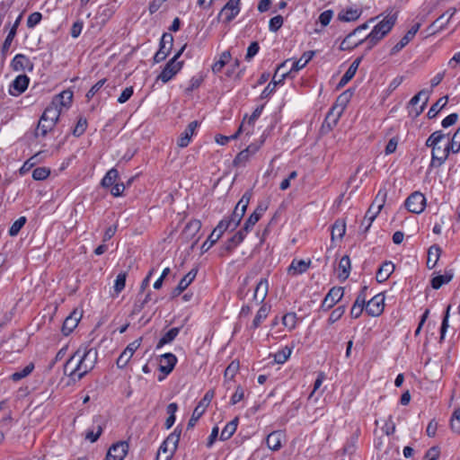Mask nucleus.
Returning a JSON list of instances; mask_svg holds the SVG:
<instances>
[{
	"instance_id": "f257e3e1",
	"label": "nucleus",
	"mask_w": 460,
	"mask_h": 460,
	"mask_svg": "<svg viewBox=\"0 0 460 460\" xmlns=\"http://www.w3.org/2000/svg\"><path fill=\"white\" fill-rule=\"evenodd\" d=\"M97 359L95 348L78 347L69 357L66 364V369L70 370V375L82 377L91 370Z\"/></svg>"
},
{
	"instance_id": "f03ea898",
	"label": "nucleus",
	"mask_w": 460,
	"mask_h": 460,
	"mask_svg": "<svg viewBox=\"0 0 460 460\" xmlns=\"http://www.w3.org/2000/svg\"><path fill=\"white\" fill-rule=\"evenodd\" d=\"M396 20L397 12L389 13L364 37V40H367V51L372 49L393 29Z\"/></svg>"
},
{
	"instance_id": "7ed1b4c3",
	"label": "nucleus",
	"mask_w": 460,
	"mask_h": 460,
	"mask_svg": "<svg viewBox=\"0 0 460 460\" xmlns=\"http://www.w3.org/2000/svg\"><path fill=\"white\" fill-rule=\"evenodd\" d=\"M447 136L442 130H437L426 140L425 146L431 148L430 167H440L443 164V147L440 144Z\"/></svg>"
},
{
	"instance_id": "20e7f679",
	"label": "nucleus",
	"mask_w": 460,
	"mask_h": 460,
	"mask_svg": "<svg viewBox=\"0 0 460 460\" xmlns=\"http://www.w3.org/2000/svg\"><path fill=\"white\" fill-rule=\"evenodd\" d=\"M386 196V192H383L381 190L378 191L374 202L370 205L369 208L367 209L365 217H364V219L361 223V228L364 227L362 229V233L363 234H367V231L369 230L373 221L375 220V218L376 217V216L379 214V212L381 211L383 206H384V203H385V198Z\"/></svg>"
},
{
	"instance_id": "39448f33",
	"label": "nucleus",
	"mask_w": 460,
	"mask_h": 460,
	"mask_svg": "<svg viewBox=\"0 0 460 460\" xmlns=\"http://www.w3.org/2000/svg\"><path fill=\"white\" fill-rule=\"evenodd\" d=\"M186 45L181 47L180 50L167 62L162 72L157 76V80L163 83H168L182 67L183 61H178L183 53Z\"/></svg>"
},
{
	"instance_id": "423d86ee",
	"label": "nucleus",
	"mask_w": 460,
	"mask_h": 460,
	"mask_svg": "<svg viewBox=\"0 0 460 460\" xmlns=\"http://www.w3.org/2000/svg\"><path fill=\"white\" fill-rule=\"evenodd\" d=\"M65 96H66L67 99L71 101L73 93L71 92L64 91L61 93L56 95L51 102L47 106L42 115L57 124L62 111V98Z\"/></svg>"
},
{
	"instance_id": "0eeeda50",
	"label": "nucleus",
	"mask_w": 460,
	"mask_h": 460,
	"mask_svg": "<svg viewBox=\"0 0 460 460\" xmlns=\"http://www.w3.org/2000/svg\"><path fill=\"white\" fill-rule=\"evenodd\" d=\"M376 18H371L368 20V22L358 26L355 28L351 32H349L341 42L340 44V50L346 51V50H352L356 47L365 43L367 44V40H364V37L359 38L357 41H352V38L358 37V35L364 30H367L368 28V22H371Z\"/></svg>"
},
{
	"instance_id": "6e6552de",
	"label": "nucleus",
	"mask_w": 460,
	"mask_h": 460,
	"mask_svg": "<svg viewBox=\"0 0 460 460\" xmlns=\"http://www.w3.org/2000/svg\"><path fill=\"white\" fill-rule=\"evenodd\" d=\"M251 198L252 193L250 191L244 192L241 199L236 204L232 215L229 217H226L230 222V226H232V230H234L239 226L245 214Z\"/></svg>"
},
{
	"instance_id": "1a4fd4ad",
	"label": "nucleus",
	"mask_w": 460,
	"mask_h": 460,
	"mask_svg": "<svg viewBox=\"0 0 460 460\" xmlns=\"http://www.w3.org/2000/svg\"><path fill=\"white\" fill-rule=\"evenodd\" d=\"M179 441L180 433H177L176 430L171 433L160 446L156 460H159L162 456H164V460H170L177 448Z\"/></svg>"
},
{
	"instance_id": "9d476101",
	"label": "nucleus",
	"mask_w": 460,
	"mask_h": 460,
	"mask_svg": "<svg viewBox=\"0 0 460 460\" xmlns=\"http://www.w3.org/2000/svg\"><path fill=\"white\" fill-rule=\"evenodd\" d=\"M288 61L289 60H286L277 66L271 82L265 87V89L262 91V93L261 94V99H266L270 95H271L276 91L277 85L283 84L284 80L287 77H289L288 76L289 72H283L280 75V77L278 78L279 74L282 71L283 68H285V66H287V64L288 63Z\"/></svg>"
},
{
	"instance_id": "9b49d317",
	"label": "nucleus",
	"mask_w": 460,
	"mask_h": 460,
	"mask_svg": "<svg viewBox=\"0 0 460 460\" xmlns=\"http://www.w3.org/2000/svg\"><path fill=\"white\" fill-rule=\"evenodd\" d=\"M173 45V37L169 32H164L162 35L159 49L154 56V63L157 64L164 61L170 54Z\"/></svg>"
},
{
	"instance_id": "f8f14e48",
	"label": "nucleus",
	"mask_w": 460,
	"mask_h": 460,
	"mask_svg": "<svg viewBox=\"0 0 460 460\" xmlns=\"http://www.w3.org/2000/svg\"><path fill=\"white\" fill-rule=\"evenodd\" d=\"M214 394L215 393L213 390H209L205 394L204 397L199 401L192 412V415L188 422L189 428L194 427L199 419L204 414L206 409L212 401Z\"/></svg>"
},
{
	"instance_id": "ddd939ff",
	"label": "nucleus",
	"mask_w": 460,
	"mask_h": 460,
	"mask_svg": "<svg viewBox=\"0 0 460 460\" xmlns=\"http://www.w3.org/2000/svg\"><path fill=\"white\" fill-rule=\"evenodd\" d=\"M404 204L410 212L420 214L426 207V198L421 192L415 191L406 199Z\"/></svg>"
},
{
	"instance_id": "4468645a",
	"label": "nucleus",
	"mask_w": 460,
	"mask_h": 460,
	"mask_svg": "<svg viewBox=\"0 0 460 460\" xmlns=\"http://www.w3.org/2000/svg\"><path fill=\"white\" fill-rule=\"evenodd\" d=\"M268 209V202H260L255 210L246 219L243 226L241 228L246 234L252 229L255 224L261 219L265 211Z\"/></svg>"
},
{
	"instance_id": "2eb2a0df",
	"label": "nucleus",
	"mask_w": 460,
	"mask_h": 460,
	"mask_svg": "<svg viewBox=\"0 0 460 460\" xmlns=\"http://www.w3.org/2000/svg\"><path fill=\"white\" fill-rule=\"evenodd\" d=\"M240 1L241 0H229L221 9L218 18L223 17L225 23L232 22L240 13Z\"/></svg>"
},
{
	"instance_id": "dca6fc26",
	"label": "nucleus",
	"mask_w": 460,
	"mask_h": 460,
	"mask_svg": "<svg viewBox=\"0 0 460 460\" xmlns=\"http://www.w3.org/2000/svg\"><path fill=\"white\" fill-rule=\"evenodd\" d=\"M344 289L341 287H333L332 288L327 295L325 296L321 308L323 311H328L332 307H333L343 296Z\"/></svg>"
},
{
	"instance_id": "f3484780",
	"label": "nucleus",
	"mask_w": 460,
	"mask_h": 460,
	"mask_svg": "<svg viewBox=\"0 0 460 460\" xmlns=\"http://www.w3.org/2000/svg\"><path fill=\"white\" fill-rule=\"evenodd\" d=\"M83 313L78 309H75L64 320L62 325V333L66 336L69 335L78 325L82 318Z\"/></svg>"
},
{
	"instance_id": "a211bd4d",
	"label": "nucleus",
	"mask_w": 460,
	"mask_h": 460,
	"mask_svg": "<svg viewBox=\"0 0 460 460\" xmlns=\"http://www.w3.org/2000/svg\"><path fill=\"white\" fill-rule=\"evenodd\" d=\"M128 451L127 442H118L112 445L106 455V460H123Z\"/></svg>"
},
{
	"instance_id": "6ab92c4d",
	"label": "nucleus",
	"mask_w": 460,
	"mask_h": 460,
	"mask_svg": "<svg viewBox=\"0 0 460 460\" xmlns=\"http://www.w3.org/2000/svg\"><path fill=\"white\" fill-rule=\"evenodd\" d=\"M420 23L417 22L405 33V35L391 49V55H395L401 51L416 35L420 28Z\"/></svg>"
},
{
	"instance_id": "aec40b11",
	"label": "nucleus",
	"mask_w": 460,
	"mask_h": 460,
	"mask_svg": "<svg viewBox=\"0 0 460 460\" xmlns=\"http://www.w3.org/2000/svg\"><path fill=\"white\" fill-rule=\"evenodd\" d=\"M199 126V122L198 120H193L185 128V130L181 134L178 138L177 145L181 148L187 147L191 140L192 136L194 135L196 129Z\"/></svg>"
},
{
	"instance_id": "412c9836",
	"label": "nucleus",
	"mask_w": 460,
	"mask_h": 460,
	"mask_svg": "<svg viewBox=\"0 0 460 460\" xmlns=\"http://www.w3.org/2000/svg\"><path fill=\"white\" fill-rule=\"evenodd\" d=\"M30 79L26 75H18L11 84L9 93L13 96L22 94L28 87Z\"/></svg>"
},
{
	"instance_id": "4be33fe9",
	"label": "nucleus",
	"mask_w": 460,
	"mask_h": 460,
	"mask_svg": "<svg viewBox=\"0 0 460 460\" xmlns=\"http://www.w3.org/2000/svg\"><path fill=\"white\" fill-rule=\"evenodd\" d=\"M246 234L241 229L229 238L222 247L221 256L232 252L245 238Z\"/></svg>"
},
{
	"instance_id": "5701e85b",
	"label": "nucleus",
	"mask_w": 460,
	"mask_h": 460,
	"mask_svg": "<svg viewBox=\"0 0 460 460\" xmlns=\"http://www.w3.org/2000/svg\"><path fill=\"white\" fill-rule=\"evenodd\" d=\"M367 314L371 316H378L384 310V298L380 295L372 297L365 306Z\"/></svg>"
},
{
	"instance_id": "b1692460",
	"label": "nucleus",
	"mask_w": 460,
	"mask_h": 460,
	"mask_svg": "<svg viewBox=\"0 0 460 460\" xmlns=\"http://www.w3.org/2000/svg\"><path fill=\"white\" fill-rule=\"evenodd\" d=\"M362 12L361 8L348 6L338 13L337 18L344 22H355L361 16Z\"/></svg>"
},
{
	"instance_id": "393cba45",
	"label": "nucleus",
	"mask_w": 460,
	"mask_h": 460,
	"mask_svg": "<svg viewBox=\"0 0 460 460\" xmlns=\"http://www.w3.org/2000/svg\"><path fill=\"white\" fill-rule=\"evenodd\" d=\"M177 362L176 357L172 353H164L160 356L159 369L165 376L169 375Z\"/></svg>"
},
{
	"instance_id": "a878e982",
	"label": "nucleus",
	"mask_w": 460,
	"mask_h": 460,
	"mask_svg": "<svg viewBox=\"0 0 460 460\" xmlns=\"http://www.w3.org/2000/svg\"><path fill=\"white\" fill-rule=\"evenodd\" d=\"M314 56V51H306L297 60L288 59L289 60L288 62L292 61V66H291L290 69H288V72H289L288 76L293 77L294 76L293 73L297 72L300 69H302L303 67H305L307 65V63L313 58Z\"/></svg>"
},
{
	"instance_id": "bb28decb",
	"label": "nucleus",
	"mask_w": 460,
	"mask_h": 460,
	"mask_svg": "<svg viewBox=\"0 0 460 460\" xmlns=\"http://www.w3.org/2000/svg\"><path fill=\"white\" fill-rule=\"evenodd\" d=\"M268 291H269L268 279H261L256 285V288L254 289L253 297H252L256 305L261 304L265 300V298L268 295Z\"/></svg>"
},
{
	"instance_id": "cd10ccee",
	"label": "nucleus",
	"mask_w": 460,
	"mask_h": 460,
	"mask_svg": "<svg viewBox=\"0 0 460 460\" xmlns=\"http://www.w3.org/2000/svg\"><path fill=\"white\" fill-rule=\"evenodd\" d=\"M429 96V91L424 89V90L420 91L417 94H415L411 99L409 104L411 107H414V106H417V104L422 98H424V101H423L422 104L419 107V110H415L414 118L418 117L419 115H420L422 113V111H424V109L428 103Z\"/></svg>"
},
{
	"instance_id": "c85d7f7f",
	"label": "nucleus",
	"mask_w": 460,
	"mask_h": 460,
	"mask_svg": "<svg viewBox=\"0 0 460 460\" xmlns=\"http://www.w3.org/2000/svg\"><path fill=\"white\" fill-rule=\"evenodd\" d=\"M12 67L14 71L32 70L33 64L25 55L17 54L12 60Z\"/></svg>"
},
{
	"instance_id": "c756f323",
	"label": "nucleus",
	"mask_w": 460,
	"mask_h": 460,
	"mask_svg": "<svg viewBox=\"0 0 460 460\" xmlns=\"http://www.w3.org/2000/svg\"><path fill=\"white\" fill-rule=\"evenodd\" d=\"M284 438V434L280 430L272 431L270 433L266 438L267 447L273 451H278L282 447V439Z\"/></svg>"
},
{
	"instance_id": "7c9ffc66",
	"label": "nucleus",
	"mask_w": 460,
	"mask_h": 460,
	"mask_svg": "<svg viewBox=\"0 0 460 460\" xmlns=\"http://www.w3.org/2000/svg\"><path fill=\"white\" fill-rule=\"evenodd\" d=\"M362 59H363V56L357 58L351 63V65L349 66L348 70L345 72V74L342 75L341 79L340 80V82L338 84V87H343L354 77Z\"/></svg>"
},
{
	"instance_id": "2f4dec72",
	"label": "nucleus",
	"mask_w": 460,
	"mask_h": 460,
	"mask_svg": "<svg viewBox=\"0 0 460 460\" xmlns=\"http://www.w3.org/2000/svg\"><path fill=\"white\" fill-rule=\"evenodd\" d=\"M311 261H305L304 260L294 259L288 268V273L291 276L305 273L310 267Z\"/></svg>"
},
{
	"instance_id": "473e14b6",
	"label": "nucleus",
	"mask_w": 460,
	"mask_h": 460,
	"mask_svg": "<svg viewBox=\"0 0 460 460\" xmlns=\"http://www.w3.org/2000/svg\"><path fill=\"white\" fill-rule=\"evenodd\" d=\"M394 270V265L392 261H385L378 269L376 279L379 283H383L388 279Z\"/></svg>"
},
{
	"instance_id": "72a5a7b5",
	"label": "nucleus",
	"mask_w": 460,
	"mask_h": 460,
	"mask_svg": "<svg viewBox=\"0 0 460 460\" xmlns=\"http://www.w3.org/2000/svg\"><path fill=\"white\" fill-rule=\"evenodd\" d=\"M55 126L56 123L54 121L41 115L36 128L35 136L38 137L40 135L41 137H45L54 128Z\"/></svg>"
},
{
	"instance_id": "f704fd0d",
	"label": "nucleus",
	"mask_w": 460,
	"mask_h": 460,
	"mask_svg": "<svg viewBox=\"0 0 460 460\" xmlns=\"http://www.w3.org/2000/svg\"><path fill=\"white\" fill-rule=\"evenodd\" d=\"M240 367L239 360H233L224 373L225 382L224 385L230 388V383L234 381L235 375L237 374Z\"/></svg>"
},
{
	"instance_id": "c9c22d12",
	"label": "nucleus",
	"mask_w": 460,
	"mask_h": 460,
	"mask_svg": "<svg viewBox=\"0 0 460 460\" xmlns=\"http://www.w3.org/2000/svg\"><path fill=\"white\" fill-rule=\"evenodd\" d=\"M22 19V13H21L17 19L15 20L14 23L13 24L11 30L9 31L8 35L6 36L3 45H2V52L4 53L8 51L10 49V46L17 33V28Z\"/></svg>"
},
{
	"instance_id": "e433bc0d",
	"label": "nucleus",
	"mask_w": 460,
	"mask_h": 460,
	"mask_svg": "<svg viewBox=\"0 0 460 460\" xmlns=\"http://www.w3.org/2000/svg\"><path fill=\"white\" fill-rule=\"evenodd\" d=\"M454 277L452 270H446L443 275H438L431 279V287L438 289L442 285L448 283Z\"/></svg>"
},
{
	"instance_id": "4c0bfd02",
	"label": "nucleus",
	"mask_w": 460,
	"mask_h": 460,
	"mask_svg": "<svg viewBox=\"0 0 460 460\" xmlns=\"http://www.w3.org/2000/svg\"><path fill=\"white\" fill-rule=\"evenodd\" d=\"M339 278L344 281L349 278L350 272V260L348 255L341 257L339 262Z\"/></svg>"
},
{
	"instance_id": "58836bf2",
	"label": "nucleus",
	"mask_w": 460,
	"mask_h": 460,
	"mask_svg": "<svg viewBox=\"0 0 460 460\" xmlns=\"http://www.w3.org/2000/svg\"><path fill=\"white\" fill-rule=\"evenodd\" d=\"M201 222L198 219L190 220L183 229V234L187 237L193 238L200 230Z\"/></svg>"
},
{
	"instance_id": "ea45409f",
	"label": "nucleus",
	"mask_w": 460,
	"mask_h": 460,
	"mask_svg": "<svg viewBox=\"0 0 460 460\" xmlns=\"http://www.w3.org/2000/svg\"><path fill=\"white\" fill-rule=\"evenodd\" d=\"M118 178H119L118 170L115 168H111V170H109L106 172L105 176L102 178V180L101 181V185L103 188H110L116 183V181L118 180Z\"/></svg>"
},
{
	"instance_id": "a19ab883",
	"label": "nucleus",
	"mask_w": 460,
	"mask_h": 460,
	"mask_svg": "<svg viewBox=\"0 0 460 460\" xmlns=\"http://www.w3.org/2000/svg\"><path fill=\"white\" fill-rule=\"evenodd\" d=\"M440 253L441 249L438 245H432L429 249L427 265L429 269H432L436 266Z\"/></svg>"
},
{
	"instance_id": "79ce46f5",
	"label": "nucleus",
	"mask_w": 460,
	"mask_h": 460,
	"mask_svg": "<svg viewBox=\"0 0 460 460\" xmlns=\"http://www.w3.org/2000/svg\"><path fill=\"white\" fill-rule=\"evenodd\" d=\"M237 419L233 420L232 421L228 422L223 430L221 431L220 439L221 440H227L229 439L236 431L237 429Z\"/></svg>"
},
{
	"instance_id": "37998d69",
	"label": "nucleus",
	"mask_w": 460,
	"mask_h": 460,
	"mask_svg": "<svg viewBox=\"0 0 460 460\" xmlns=\"http://www.w3.org/2000/svg\"><path fill=\"white\" fill-rule=\"evenodd\" d=\"M447 97L444 96L439 98L429 109L428 111V117L429 119L435 118L438 113L447 105Z\"/></svg>"
},
{
	"instance_id": "c03bdc74",
	"label": "nucleus",
	"mask_w": 460,
	"mask_h": 460,
	"mask_svg": "<svg viewBox=\"0 0 460 460\" xmlns=\"http://www.w3.org/2000/svg\"><path fill=\"white\" fill-rule=\"evenodd\" d=\"M34 369V364L30 363L26 367H24L22 370L16 371L13 373L10 376V379L13 382H18L22 378L28 376Z\"/></svg>"
},
{
	"instance_id": "a18cd8bd",
	"label": "nucleus",
	"mask_w": 460,
	"mask_h": 460,
	"mask_svg": "<svg viewBox=\"0 0 460 460\" xmlns=\"http://www.w3.org/2000/svg\"><path fill=\"white\" fill-rule=\"evenodd\" d=\"M135 349L132 347H126L117 359V366L120 368L124 367L132 358Z\"/></svg>"
},
{
	"instance_id": "49530a36",
	"label": "nucleus",
	"mask_w": 460,
	"mask_h": 460,
	"mask_svg": "<svg viewBox=\"0 0 460 460\" xmlns=\"http://www.w3.org/2000/svg\"><path fill=\"white\" fill-rule=\"evenodd\" d=\"M269 311H270L269 307L266 306L265 305H263L257 312V314L252 321V328H254V329L258 328L261 325V323H262V321L265 320L266 317L268 316Z\"/></svg>"
},
{
	"instance_id": "de8ad7c7",
	"label": "nucleus",
	"mask_w": 460,
	"mask_h": 460,
	"mask_svg": "<svg viewBox=\"0 0 460 460\" xmlns=\"http://www.w3.org/2000/svg\"><path fill=\"white\" fill-rule=\"evenodd\" d=\"M231 58V54L229 51H224L221 56H220V58L218 61H217L213 66H212V71L217 74V73H219L221 72V70L223 69V67L226 66V64L229 61V59Z\"/></svg>"
},
{
	"instance_id": "09e8293b",
	"label": "nucleus",
	"mask_w": 460,
	"mask_h": 460,
	"mask_svg": "<svg viewBox=\"0 0 460 460\" xmlns=\"http://www.w3.org/2000/svg\"><path fill=\"white\" fill-rule=\"evenodd\" d=\"M340 115H341L340 113L337 115H334L333 111L332 110L330 111L325 117L324 122L323 124V129L327 128L328 130H332L338 123Z\"/></svg>"
},
{
	"instance_id": "8fccbe9b",
	"label": "nucleus",
	"mask_w": 460,
	"mask_h": 460,
	"mask_svg": "<svg viewBox=\"0 0 460 460\" xmlns=\"http://www.w3.org/2000/svg\"><path fill=\"white\" fill-rule=\"evenodd\" d=\"M180 328L174 327L167 331L163 337L160 339L157 345H166L170 342H172L175 337L179 334Z\"/></svg>"
},
{
	"instance_id": "3c124183",
	"label": "nucleus",
	"mask_w": 460,
	"mask_h": 460,
	"mask_svg": "<svg viewBox=\"0 0 460 460\" xmlns=\"http://www.w3.org/2000/svg\"><path fill=\"white\" fill-rule=\"evenodd\" d=\"M127 276L128 273L126 271H122L118 274L113 286L114 291L117 295L125 288Z\"/></svg>"
},
{
	"instance_id": "603ef678",
	"label": "nucleus",
	"mask_w": 460,
	"mask_h": 460,
	"mask_svg": "<svg viewBox=\"0 0 460 460\" xmlns=\"http://www.w3.org/2000/svg\"><path fill=\"white\" fill-rule=\"evenodd\" d=\"M296 314L295 313H288L281 318L282 324L288 330L291 331L296 324Z\"/></svg>"
},
{
	"instance_id": "864d4df0",
	"label": "nucleus",
	"mask_w": 460,
	"mask_h": 460,
	"mask_svg": "<svg viewBox=\"0 0 460 460\" xmlns=\"http://www.w3.org/2000/svg\"><path fill=\"white\" fill-rule=\"evenodd\" d=\"M26 221L27 219L25 217H21L17 220H15L9 228V235L16 236L19 234L20 230L25 225Z\"/></svg>"
},
{
	"instance_id": "5fc2aeb1",
	"label": "nucleus",
	"mask_w": 460,
	"mask_h": 460,
	"mask_svg": "<svg viewBox=\"0 0 460 460\" xmlns=\"http://www.w3.org/2000/svg\"><path fill=\"white\" fill-rule=\"evenodd\" d=\"M291 355V349L288 347H285L283 349L273 355L274 362L277 364L285 363Z\"/></svg>"
},
{
	"instance_id": "6e6d98bb",
	"label": "nucleus",
	"mask_w": 460,
	"mask_h": 460,
	"mask_svg": "<svg viewBox=\"0 0 460 460\" xmlns=\"http://www.w3.org/2000/svg\"><path fill=\"white\" fill-rule=\"evenodd\" d=\"M87 128V119L84 117H80L77 120L75 127L73 129L75 137L82 136Z\"/></svg>"
},
{
	"instance_id": "4d7b16f0",
	"label": "nucleus",
	"mask_w": 460,
	"mask_h": 460,
	"mask_svg": "<svg viewBox=\"0 0 460 460\" xmlns=\"http://www.w3.org/2000/svg\"><path fill=\"white\" fill-rule=\"evenodd\" d=\"M197 273H198V270L192 269L180 280L179 285L181 286L183 288V289L185 290L190 285V283L195 279Z\"/></svg>"
},
{
	"instance_id": "13d9d810",
	"label": "nucleus",
	"mask_w": 460,
	"mask_h": 460,
	"mask_svg": "<svg viewBox=\"0 0 460 460\" xmlns=\"http://www.w3.org/2000/svg\"><path fill=\"white\" fill-rule=\"evenodd\" d=\"M102 432V427L101 425H97L96 427H93L92 429H88L86 431L85 439L93 443V442L97 441V439L101 436Z\"/></svg>"
},
{
	"instance_id": "bf43d9fd",
	"label": "nucleus",
	"mask_w": 460,
	"mask_h": 460,
	"mask_svg": "<svg viewBox=\"0 0 460 460\" xmlns=\"http://www.w3.org/2000/svg\"><path fill=\"white\" fill-rule=\"evenodd\" d=\"M451 429L460 434V407L456 409L450 419Z\"/></svg>"
},
{
	"instance_id": "052dcab7",
	"label": "nucleus",
	"mask_w": 460,
	"mask_h": 460,
	"mask_svg": "<svg viewBox=\"0 0 460 460\" xmlns=\"http://www.w3.org/2000/svg\"><path fill=\"white\" fill-rule=\"evenodd\" d=\"M447 143L451 145L453 154H457L460 152V127L456 129Z\"/></svg>"
},
{
	"instance_id": "680f3d73",
	"label": "nucleus",
	"mask_w": 460,
	"mask_h": 460,
	"mask_svg": "<svg viewBox=\"0 0 460 460\" xmlns=\"http://www.w3.org/2000/svg\"><path fill=\"white\" fill-rule=\"evenodd\" d=\"M220 239V234L212 232L201 246L202 252H208Z\"/></svg>"
},
{
	"instance_id": "e2e57ef3",
	"label": "nucleus",
	"mask_w": 460,
	"mask_h": 460,
	"mask_svg": "<svg viewBox=\"0 0 460 460\" xmlns=\"http://www.w3.org/2000/svg\"><path fill=\"white\" fill-rule=\"evenodd\" d=\"M50 170L46 167H38L32 172V178L36 181H43L49 177Z\"/></svg>"
},
{
	"instance_id": "0e129e2a",
	"label": "nucleus",
	"mask_w": 460,
	"mask_h": 460,
	"mask_svg": "<svg viewBox=\"0 0 460 460\" xmlns=\"http://www.w3.org/2000/svg\"><path fill=\"white\" fill-rule=\"evenodd\" d=\"M345 224L342 222L336 221L332 229V238L334 239L335 236H338L339 238H342V236L345 234Z\"/></svg>"
},
{
	"instance_id": "69168bd1",
	"label": "nucleus",
	"mask_w": 460,
	"mask_h": 460,
	"mask_svg": "<svg viewBox=\"0 0 460 460\" xmlns=\"http://www.w3.org/2000/svg\"><path fill=\"white\" fill-rule=\"evenodd\" d=\"M283 17L281 15H276L270 20L269 30L270 31H278L283 25Z\"/></svg>"
},
{
	"instance_id": "338daca9",
	"label": "nucleus",
	"mask_w": 460,
	"mask_h": 460,
	"mask_svg": "<svg viewBox=\"0 0 460 460\" xmlns=\"http://www.w3.org/2000/svg\"><path fill=\"white\" fill-rule=\"evenodd\" d=\"M251 155L244 149L241 151L234 159V165L243 166L245 165Z\"/></svg>"
},
{
	"instance_id": "774afa93",
	"label": "nucleus",
	"mask_w": 460,
	"mask_h": 460,
	"mask_svg": "<svg viewBox=\"0 0 460 460\" xmlns=\"http://www.w3.org/2000/svg\"><path fill=\"white\" fill-rule=\"evenodd\" d=\"M42 19V14L40 12H34L31 13L27 19V27L34 28L37 24L40 22Z\"/></svg>"
}]
</instances>
